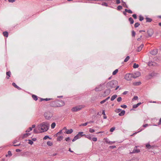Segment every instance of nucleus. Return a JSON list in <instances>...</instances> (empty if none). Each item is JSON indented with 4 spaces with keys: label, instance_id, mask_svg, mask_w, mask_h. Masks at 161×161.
Listing matches in <instances>:
<instances>
[{
    "label": "nucleus",
    "instance_id": "37",
    "mask_svg": "<svg viewBox=\"0 0 161 161\" xmlns=\"http://www.w3.org/2000/svg\"><path fill=\"white\" fill-rule=\"evenodd\" d=\"M140 25V24L139 23H138V22L136 23L135 24L134 27L135 28H137V27H138Z\"/></svg>",
    "mask_w": 161,
    "mask_h": 161
},
{
    "label": "nucleus",
    "instance_id": "23",
    "mask_svg": "<svg viewBox=\"0 0 161 161\" xmlns=\"http://www.w3.org/2000/svg\"><path fill=\"white\" fill-rule=\"evenodd\" d=\"M128 20L130 22V24H133L134 22V20L132 17H130L128 19Z\"/></svg>",
    "mask_w": 161,
    "mask_h": 161
},
{
    "label": "nucleus",
    "instance_id": "52",
    "mask_svg": "<svg viewBox=\"0 0 161 161\" xmlns=\"http://www.w3.org/2000/svg\"><path fill=\"white\" fill-rule=\"evenodd\" d=\"M104 140L105 142L107 144H108V142H109V140L107 138H105Z\"/></svg>",
    "mask_w": 161,
    "mask_h": 161
},
{
    "label": "nucleus",
    "instance_id": "11",
    "mask_svg": "<svg viewBox=\"0 0 161 161\" xmlns=\"http://www.w3.org/2000/svg\"><path fill=\"white\" fill-rule=\"evenodd\" d=\"M157 49H153L150 52V53L152 55H155L158 53Z\"/></svg>",
    "mask_w": 161,
    "mask_h": 161
},
{
    "label": "nucleus",
    "instance_id": "43",
    "mask_svg": "<svg viewBox=\"0 0 161 161\" xmlns=\"http://www.w3.org/2000/svg\"><path fill=\"white\" fill-rule=\"evenodd\" d=\"M89 131L91 133H92L95 132V130L92 128H90L89 129Z\"/></svg>",
    "mask_w": 161,
    "mask_h": 161
},
{
    "label": "nucleus",
    "instance_id": "40",
    "mask_svg": "<svg viewBox=\"0 0 161 161\" xmlns=\"http://www.w3.org/2000/svg\"><path fill=\"white\" fill-rule=\"evenodd\" d=\"M102 5L103 6H105L106 7H108V3L106 2H103L102 4Z\"/></svg>",
    "mask_w": 161,
    "mask_h": 161
},
{
    "label": "nucleus",
    "instance_id": "14",
    "mask_svg": "<svg viewBox=\"0 0 161 161\" xmlns=\"http://www.w3.org/2000/svg\"><path fill=\"white\" fill-rule=\"evenodd\" d=\"M6 75L7 76L6 77V78L7 79H9V77L11 76V72L10 71H7L6 73Z\"/></svg>",
    "mask_w": 161,
    "mask_h": 161
},
{
    "label": "nucleus",
    "instance_id": "29",
    "mask_svg": "<svg viewBox=\"0 0 161 161\" xmlns=\"http://www.w3.org/2000/svg\"><path fill=\"white\" fill-rule=\"evenodd\" d=\"M157 75V74H156L154 72H153L150 74H149V75L151 76V77H153L154 76H156Z\"/></svg>",
    "mask_w": 161,
    "mask_h": 161
},
{
    "label": "nucleus",
    "instance_id": "28",
    "mask_svg": "<svg viewBox=\"0 0 161 161\" xmlns=\"http://www.w3.org/2000/svg\"><path fill=\"white\" fill-rule=\"evenodd\" d=\"M143 39H146L147 38H148L149 37L147 34L146 33H145L144 34H143Z\"/></svg>",
    "mask_w": 161,
    "mask_h": 161
},
{
    "label": "nucleus",
    "instance_id": "56",
    "mask_svg": "<svg viewBox=\"0 0 161 161\" xmlns=\"http://www.w3.org/2000/svg\"><path fill=\"white\" fill-rule=\"evenodd\" d=\"M123 6L124 7H126V8H128V7L126 5L125 2H124V3L123 4Z\"/></svg>",
    "mask_w": 161,
    "mask_h": 161
},
{
    "label": "nucleus",
    "instance_id": "59",
    "mask_svg": "<svg viewBox=\"0 0 161 161\" xmlns=\"http://www.w3.org/2000/svg\"><path fill=\"white\" fill-rule=\"evenodd\" d=\"M88 122H87L85 123L82 124L80 125H82L83 126H86L88 124Z\"/></svg>",
    "mask_w": 161,
    "mask_h": 161
},
{
    "label": "nucleus",
    "instance_id": "55",
    "mask_svg": "<svg viewBox=\"0 0 161 161\" xmlns=\"http://www.w3.org/2000/svg\"><path fill=\"white\" fill-rule=\"evenodd\" d=\"M120 107L123 108H126L127 107V106L125 105H122L120 106Z\"/></svg>",
    "mask_w": 161,
    "mask_h": 161
},
{
    "label": "nucleus",
    "instance_id": "19",
    "mask_svg": "<svg viewBox=\"0 0 161 161\" xmlns=\"http://www.w3.org/2000/svg\"><path fill=\"white\" fill-rule=\"evenodd\" d=\"M3 36L6 37H7L8 36V33L7 31H4L3 32Z\"/></svg>",
    "mask_w": 161,
    "mask_h": 161
},
{
    "label": "nucleus",
    "instance_id": "63",
    "mask_svg": "<svg viewBox=\"0 0 161 161\" xmlns=\"http://www.w3.org/2000/svg\"><path fill=\"white\" fill-rule=\"evenodd\" d=\"M122 111V109L120 108H118L117 109V111H116V112L117 113H119V112H120Z\"/></svg>",
    "mask_w": 161,
    "mask_h": 161
},
{
    "label": "nucleus",
    "instance_id": "35",
    "mask_svg": "<svg viewBox=\"0 0 161 161\" xmlns=\"http://www.w3.org/2000/svg\"><path fill=\"white\" fill-rule=\"evenodd\" d=\"M118 69H116L115 70H114L112 74L113 75H115L118 72Z\"/></svg>",
    "mask_w": 161,
    "mask_h": 161
},
{
    "label": "nucleus",
    "instance_id": "12",
    "mask_svg": "<svg viewBox=\"0 0 161 161\" xmlns=\"http://www.w3.org/2000/svg\"><path fill=\"white\" fill-rule=\"evenodd\" d=\"M137 147L135 146V148L133 150L132 152H130L131 153H138L140 152V150L139 149H136Z\"/></svg>",
    "mask_w": 161,
    "mask_h": 161
},
{
    "label": "nucleus",
    "instance_id": "26",
    "mask_svg": "<svg viewBox=\"0 0 161 161\" xmlns=\"http://www.w3.org/2000/svg\"><path fill=\"white\" fill-rule=\"evenodd\" d=\"M141 82L140 81L136 82L133 83V85L135 86H138L140 85Z\"/></svg>",
    "mask_w": 161,
    "mask_h": 161
},
{
    "label": "nucleus",
    "instance_id": "51",
    "mask_svg": "<svg viewBox=\"0 0 161 161\" xmlns=\"http://www.w3.org/2000/svg\"><path fill=\"white\" fill-rule=\"evenodd\" d=\"M115 127H113L110 129V132H112L114 131L115 130Z\"/></svg>",
    "mask_w": 161,
    "mask_h": 161
},
{
    "label": "nucleus",
    "instance_id": "46",
    "mask_svg": "<svg viewBox=\"0 0 161 161\" xmlns=\"http://www.w3.org/2000/svg\"><path fill=\"white\" fill-rule=\"evenodd\" d=\"M153 65V62L152 61L149 62L148 63V65L149 66H151Z\"/></svg>",
    "mask_w": 161,
    "mask_h": 161
},
{
    "label": "nucleus",
    "instance_id": "22",
    "mask_svg": "<svg viewBox=\"0 0 161 161\" xmlns=\"http://www.w3.org/2000/svg\"><path fill=\"white\" fill-rule=\"evenodd\" d=\"M31 135V133H26L24 134L23 135L22 138H25Z\"/></svg>",
    "mask_w": 161,
    "mask_h": 161
},
{
    "label": "nucleus",
    "instance_id": "13",
    "mask_svg": "<svg viewBox=\"0 0 161 161\" xmlns=\"http://www.w3.org/2000/svg\"><path fill=\"white\" fill-rule=\"evenodd\" d=\"M103 85V84H102V85L100 84L98 86L96 87L95 88V91L96 92L101 91L102 89V88H101V87Z\"/></svg>",
    "mask_w": 161,
    "mask_h": 161
},
{
    "label": "nucleus",
    "instance_id": "62",
    "mask_svg": "<svg viewBox=\"0 0 161 161\" xmlns=\"http://www.w3.org/2000/svg\"><path fill=\"white\" fill-rule=\"evenodd\" d=\"M12 85L15 88L17 86V85L14 82H13L12 84Z\"/></svg>",
    "mask_w": 161,
    "mask_h": 161
},
{
    "label": "nucleus",
    "instance_id": "49",
    "mask_svg": "<svg viewBox=\"0 0 161 161\" xmlns=\"http://www.w3.org/2000/svg\"><path fill=\"white\" fill-rule=\"evenodd\" d=\"M146 146L147 148H148V149H150L151 147V145L149 144H147Z\"/></svg>",
    "mask_w": 161,
    "mask_h": 161
},
{
    "label": "nucleus",
    "instance_id": "15",
    "mask_svg": "<svg viewBox=\"0 0 161 161\" xmlns=\"http://www.w3.org/2000/svg\"><path fill=\"white\" fill-rule=\"evenodd\" d=\"M143 46L144 45L143 44H142L139 47H138L137 51L138 52H140L142 50Z\"/></svg>",
    "mask_w": 161,
    "mask_h": 161
},
{
    "label": "nucleus",
    "instance_id": "6",
    "mask_svg": "<svg viewBox=\"0 0 161 161\" xmlns=\"http://www.w3.org/2000/svg\"><path fill=\"white\" fill-rule=\"evenodd\" d=\"M132 75H133V74H127L125 75V78L127 80H130L132 79Z\"/></svg>",
    "mask_w": 161,
    "mask_h": 161
},
{
    "label": "nucleus",
    "instance_id": "54",
    "mask_svg": "<svg viewBox=\"0 0 161 161\" xmlns=\"http://www.w3.org/2000/svg\"><path fill=\"white\" fill-rule=\"evenodd\" d=\"M48 138H49V136L47 135L45 136L43 138V140H45L48 139Z\"/></svg>",
    "mask_w": 161,
    "mask_h": 161
},
{
    "label": "nucleus",
    "instance_id": "30",
    "mask_svg": "<svg viewBox=\"0 0 161 161\" xmlns=\"http://www.w3.org/2000/svg\"><path fill=\"white\" fill-rule=\"evenodd\" d=\"M8 154H6V157H7L8 156L10 157L12 155V154L11 152L10 151H8Z\"/></svg>",
    "mask_w": 161,
    "mask_h": 161
},
{
    "label": "nucleus",
    "instance_id": "2",
    "mask_svg": "<svg viewBox=\"0 0 161 161\" xmlns=\"http://www.w3.org/2000/svg\"><path fill=\"white\" fill-rule=\"evenodd\" d=\"M118 84V82L116 80H112L108 82L107 84V87L112 89L116 87Z\"/></svg>",
    "mask_w": 161,
    "mask_h": 161
},
{
    "label": "nucleus",
    "instance_id": "1",
    "mask_svg": "<svg viewBox=\"0 0 161 161\" xmlns=\"http://www.w3.org/2000/svg\"><path fill=\"white\" fill-rule=\"evenodd\" d=\"M50 124L47 122H44L41 123L38 125L39 130L42 131L40 133H42L47 131L49 129Z\"/></svg>",
    "mask_w": 161,
    "mask_h": 161
},
{
    "label": "nucleus",
    "instance_id": "17",
    "mask_svg": "<svg viewBox=\"0 0 161 161\" xmlns=\"http://www.w3.org/2000/svg\"><path fill=\"white\" fill-rule=\"evenodd\" d=\"M85 137L88 138L90 140H92V135L91 134L86 135H85Z\"/></svg>",
    "mask_w": 161,
    "mask_h": 161
},
{
    "label": "nucleus",
    "instance_id": "47",
    "mask_svg": "<svg viewBox=\"0 0 161 161\" xmlns=\"http://www.w3.org/2000/svg\"><path fill=\"white\" fill-rule=\"evenodd\" d=\"M97 138L95 137H92V140L93 142H96L97 141Z\"/></svg>",
    "mask_w": 161,
    "mask_h": 161
},
{
    "label": "nucleus",
    "instance_id": "8",
    "mask_svg": "<svg viewBox=\"0 0 161 161\" xmlns=\"http://www.w3.org/2000/svg\"><path fill=\"white\" fill-rule=\"evenodd\" d=\"M54 136L58 137L57 138V141H60V130L57 133L54 135Z\"/></svg>",
    "mask_w": 161,
    "mask_h": 161
},
{
    "label": "nucleus",
    "instance_id": "64",
    "mask_svg": "<svg viewBox=\"0 0 161 161\" xmlns=\"http://www.w3.org/2000/svg\"><path fill=\"white\" fill-rule=\"evenodd\" d=\"M33 131L34 133L37 134L39 133V132H38V131L35 129H34L33 130Z\"/></svg>",
    "mask_w": 161,
    "mask_h": 161
},
{
    "label": "nucleus",
    "instance_id": "41",
    "mask_svg": "<svg viewBox=\"0 0 161 161\" xmlns=\"http://www.w3.org/2000/svg\"><path fill=\"white\" fill-rule=\"evenodd\" d=\"M139 20L141 21H142L144 19L143 17L141 15H140L139 16Z\"/></svg>",
    "mask_w": 161,
    "mask_h": 161
},
{
    "label": "nucleus",
    "instance_id": "10",
    "mask_svg": "<svg viewBox=\"0 0 161 161\" xmlns=\"http://www.w3.org/2000/svg\"><path fill=\"white\" fill-rule=\"evenodd\" d=\"M63 130H65V131L64 132V133H66L67 134H70L71 133L73 132V130L72 129H71L69 130H68L66 128V127H64V128L63 129Z\"/></svg>",
    "mask_w": 161,
    "mask_h": 161
},
{
    "label": "nucleus",
    "instance_id": "4",
    "mask_svg": "<svg viewBox=\"0 0 161 161\" xmlns=\"http://www.w3.org/2000/svg\"><path fill=\"white\" fill-rule=\"evenodd\" d=\"M44 116L46 119L48 120L52 117L53 114L50 112L47 111L44 113Z\"/></svg>",
    "mask_w": 161,
    "mask_h": 161
},
{
    "label": "nucleus",
    "instance_id": "18",
    "mask_svg": "<svg viewBox=\"0 0 161 161\" xmlns=\"http://www.w3.org/2000/svg\"><path fill=\"white\" fill-rule=\"evenodd\" d=\"M142 103L141 102L137 104H134L133 105V108H137L139 106H140Z\"/></svg>",
    "mask_w": 161,
    "mask_h": 161
},
{
    "label": "nucleus",
    "instance_id": "45",
    "mask_svg": "<svg viewBox=\"0 0 161 161\" xmlns=\"http://www.w3.org/2000/svg\"><path fill=\"white\" fill-rule=\"evenodd\" d=\"M122 8V7L121 6L119 5L117 8V9L118 10H120Z\"/></svg>",
    "mask_w": 161,
    "mask_h": 161
},
{
    "label": "nucleus",
    "instance_id": "21",
    "mask_svg": "<svg viewBox=\"0 0 161 161\" xmlns=\"http://www.w3.org/2000/svg\"><path fill=\"white\" fill-rule=\"evenodd\" d=\"M125 111L124 110H122L119 113V116H123L125 114Z\"/></svg>",
    "mask_w": 161,
    "mask_h": 161
},
{
    "label": "nucleus",
    "instance_id": "58",
    "mask_svg": "<svg viewBox=\"0 0 161 161\" xmlns=\"http://www.w3.org/2000/svg\"><path fill=\"white\" fill-rule=\"evenodd\" d=\"M143 130V128H140V129H139L138 130V131L137 132H135V134H136L137 133H138V132H139L141 131L142 130Z\"/></svg>",
    "mask_w": 161,
    "mask_h": 161
},
{
    "label": "nucleus",
    "instance_id": "7",
    "mask_svg": "<svg viewBox=\"0 0 161 161\" xmlns=\"http://www.w3.org/2000/svg\"><path fill=\"white\" fill-rule=\"evenodd\" d=\"M111 90L110 89L106 90L103 92V93L102 94V96L105 97L107 96L111 92Z\"/></svg>",
    "mask_w": 161,
    "mask_h": 161
},
{
    "label": "nucleus",
    "instance_id": "9",
    "mask_svg": "<svg viewBox=\"0 0 161 161\" xmlns=\"http://www.w3.org/2000/svg\"><path fill=\"white\" fill-rule=\"evenodd\" d=\"M147 32L149 37H151L154 33L152 29H148L147 31Z\"/></svg>",
    "mask_w": 161,
    "mask_h": 161
},
{
    "label": "nucleus",
    "instance_id": "38",
    "mask_svg": "<svg viewBox=\"0 0 161 161\" xmlns=\"http://www.w3.org/2000/svg\"><path fill=\"white\" fill-rule=\"evenodd\" d=\"M76 140L80 138V137L77 134L76 136H75L74 137Z\"/></svg>",
    "mask_w": 161,
    "mask_h": 161
},
{
    "label": "nucleus",
    "instance_id": "60",
    "mask_svg": "<svg viewBox=\"0 0 161 161\" xmlns=\"http://www.w3.org/2000/svg\"><path fill=\"white\" fill-rule=\"evenodd\" d=\"M65 105V103L64 101L61 100V107Z\"/></svg>",
    "mask_w": 161,
    "mask_h": 161
},
{
    "label": "nucleus",
    "instance_id": "42",
    "mask_svg": "<svg viewBox=\"0 0 161 161\" xmlns=\"http://www.w3.org/2000/svg\"><path fill=\"white\" fill-rule=\"evenodd\" d=\"M138 99V97L137 96H134L132 99V100L134 101V100H136Z\"/></svg>",
    "mask_w": 161,
    "mask_h": 161
},
{
    "label": "nucleus",
    "instance_id": "5",
    "mask_svg": "<svg viewBox=\"0 0 161 161\" xmlns=\"http://www.w3.org/2000/svg\"><path fill=\"white\" fill-rule=\"evenodd\" d=\"M83 108L82 105H78L73 107L71 111L73 112H76L80 110Z\"/></svg>",
    "mask_w": 161,
    "mask_h": 161
},
{
    "label": "nucleus",
    "instance_id": "36",
    "mask_svg": "<svg viewBox=\"0 0 161 161\" xmlns=\"http://www.w3.org/2000/svg\"><path fill=\"white\" fill-rule=\"evenodd\" d=\"M47 144L49 146H51L53 145V143L50 141H48L47 142Z\"/></svg>",
    "mask_w": 161,
    "mask_h": 161
},
{
    "label": "nucleus",
    "instance_id": "48",
    "mask_svg": "<svg viewBox=\"0 0 161 161\" xmlns=\"http://www.w3.org/2000/svg\"><path fill=\"white\" fill-rule=\"evenodd\" d=\"M26 153V152L22 153H21L20 155L22 156H25Z\"/></svg>",
    "mask_w": 161,
    "mask_h": 161
},
{
    "label": "nucleus",
    "instance_id": "53",
    "mask_svg": "<svg viewBox=\"0 0 161 161\" xmlns=\"http://www.w3.org/2000/svg\"><path fill=\"white\" fill-rule=\"evenodd\" d=\"M132 16L133 17V18L135 19H137V15L136 14H134L132 15Z\"/></svg>",
    "mask_w": 161,
    "mask_h": 161
},
{
    "label": "nucleus",
    "instance_id": "31",
    "mask_svg": "<svg viewBox=\"0 0 161 161\" xmlns=\"http://www.w3.org/2000/svg\"><path fill=\"white\" fill-rule=\"evenodd\" d=\"M125 11H127L129 14H131L133 13V12L130 9H128L126 8L125 9Z\"/></svg>",
    "mask_w": 161,
    "mask_h": 161
},
{
    "label": "nucleus",
    "instance_id": "25",
    "mask_svg": "<svg viewBox=\"0 0 161 161\" xmlns=\"http://www.w3.org/2000/svg\"><path fill=\"white\" fill-rule=\"evenodd\" d=\"M83 132L81 131L78 132L77 134L80 137V138L83 136H85V135H86V134H83Z\"/></svg>",
    "mask_w": 161,
    "mask_h": 161
},
{
    "label": "nucleus",
    "instance_id": "27",
    "mask_svg": "<svg viewBox=\"0 0 161 161\" xmlns=\"http://www.w3.org/2000/svg\"><path fill=\"white\" fill-rule=\"evenodd\" d=\"M147 22H151L152 21V19L150 18L146 17V18Z\"/></svg>",
    "mask_w": 161,
    "mask_h": 161
},
{
    "label": "nucleus",
    "instance_id": "50",
    "mask_svg": "<svg viewBox=\"0 0 161 161\" xmlns=\"http://www.w3.org/2000/svg\"><path fill=\"white\" fill-rule=\"evenodd\" d=\"M122 98L121 97H119L118 98L117 101L118 102H120L122 101Z\"/></svg>",
    "mask_w": 161,
    "mask_h": 161
},
{
    "label": "nucleus",
    "instance_id": "3",
    "mask_svg": "<svg viewBox=\"0 0 161 161\" xmlns=\"http://www.w3.org/2000/svg\"><path fill=\"white\" fill-rule=\"evenodd\" d=\"M50 106L53 107H60V104L59 103V101L58 100H56L51 102L50 103Z\"/></svg>",
    "mask_w": 161,
    "mask_h": 161
},
{
    "label": "nucleus",
    "instance_id": "34",
    "mask_svg": "<svg viewBox=\"0 0 161 161\" xmlns=\"http://www.w3.org/2000/svg\"><path fill=\"white\" fill-rule=\"evenodd\" d=\"M130 57L129 56H127L126 57L125 59V60H124V62H127V61H128L130 59Z\"/></svg>",
    "mask_w": 161,
    "mask_h": 161
},
{
    "label": "nucleus",
    "instance_id": "61",
    "mask_svg": "<svg viewBox=\"0 0 161 161\" xmlns=\"http://www.w3.org/2000/svg\"><path fill=\"white\" fill-rule=\"evenodd\" d=\"M70 140V138L69 137H67V138L65 139V140L66 142H68Z\"/></svg>",
    "mask_w": 161,
    "mask_h": 161
},
{
    "label": "nucleus",
    "instance_id": "20",
    "mask_svg": "<svg viewBox=\"0 0 161 161\" xmlns=\"http://www.w3.org/2000/svg\"><path fill=\"white\" fill-rule=\"evenodd\" d=\"M32 97L33 99L35 101H36L38 100V97L36 95L32 94Z\"/></svg>",
    "mask_w": 161,
    "mask_h": 161
},
{
    "label": "nucleus",
    "instance_id": "16",
    "mask_svg": "<svg viewBox=\"0 0 161 161\" xmlns=\"http://www.w3.org/2000/svg\"><path fill=\"white\" fill-rule=\"evenodd\" d=\"M40 101L42 102L43 101H48L50 100L51 99H52V98H40Z\"/></svg>",
    "mask_w": 161,
    "mask_h": 161
},
{
    "label": "nucleus",
    "instance_id": "32",
    "mask_svg": "<svg viewBox=\"0 0 161 161\" xmlns=\"http://www.w3.org/2000/svg\"><path fill=\"white\" fill-rule=\"evenodd\" d=\"M133 67L134 68L136 69L138 67L139 65L135 63L134 64Z\"/></svg>",
    "mask_w": 161,
    "mask_h": 161
},
{
    "label": "nucleus",
    "instance_id": "39",
    "mask_svg": "<svg viewBox=\"0 0 161 161\" xmlns=\"http://www.w3.org/2000/svg\"><path fill=\"white\" fill-rule=\"evenodd\" d=\"M28 141H29L28 143L31 145H32L33 143V141L30 139H28Z\"/></svg>",
    "mask_w": 161,
    "mask_h": 161
},
{
    "label": "nucleus",
    "instance_id": "33",
    "mask_svg": "<svg viewBox=\"0 0 161 161\" xmlns=\"http://www.w3.org/2000/svg\"><path fill=\"white\" fill-rule=\"evenodd\" d=\"M56 126V123L55 122H53L51 125V128L52 129H54Z\"/></svg>",
    "mask_w": 161,
    "mask_h": 161
},
{
    "label": "nucleus",
    "instance_id": "24",
    "mask_svg": "<svg viewBox=\"0 0 161 161\" xmlns=\"http://www.w3.org/2000/svg\"><path fill=\"white\" fill-rule=\"evenodd\" d=\"M117 97V95L115 94L112 96L111 98V100L112 101H114Z\"/></svg>",
    "mask_w": 161,
    "mask_h": 161
},
{
    "label": "nucleus",
    "instance_id": "57",
    "mask_svg": "<svg viewBox=\"0 0 161 161\" xmlns=\"http://www.w3.org/2000/svg\"><path fill=\"white\" fill-rule=\"evenodd\" d=\"M136 35V32L134 31H133L132 32V36H135Z\"/></svg>",
    "mask_w": 161,
    "mask_h": 161
},
{
    "label": "nucleus",
    "instance_id": "44",
    "mask_svg": "<svg viewBox=\"0 0 161 161\" xmlns=\"http://www.w3.org/2000/svg\"><path fill=\"white\" fill-rule=\"evenodd\" d=\"M32 130V129L31 127H30L27 130H26L25 132H29L30 131Z\"/></svg>",
    "mask_w": 161,
    "mask_h": 161
}]
</instances>
